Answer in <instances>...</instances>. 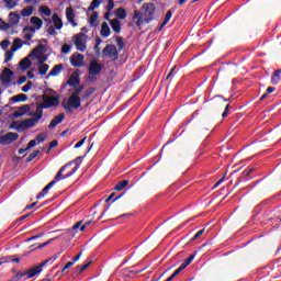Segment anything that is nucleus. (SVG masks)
I'll list each match as a JSON object with an SVG mask.
<instances>
[{"mask_svg": "<svg viewBox=\"0 0 281 281\" xmlns=\"http://www.w3.org/2000/svg\"><path fill=\"white\" fill-rule=\"evenodd\" d=\"M82 226V221L77 222L72 227L71 231L76 232V229H80V227Z\"/></svg>", "mask_w": 281, "mask_h": 281, "instance_id": "69168bd1", "label": "nucleus"}, {"mask_svg": "<svg viewBox=\"0 0 281 281\" xmlns=\"http://www.w3.org/2000/svg\"><path fill=\"white\" fill-rule=\"evenodd\" d=\"M102 44V40L100 37L95 38V44H94V50H95V55L100 56V45Z\"/></svg>", "mask_w": 281, "mask_h": 281, "instance_id": "a19ab883", "label": "nucleus"}, {"mask_svg": "<svg viewBox=\"0 0 281 281\" xmlns=\"http://www.w3.org/2000/svg\"><path fill=\"white\" fill-rule=\"evenodd\" d=\"M70 64L72 67H82L85 65V55L80 53H75L70 57Z\"/></svg>", "mask_w": 281, "mask_h": 281, "instance_id": "1a4fd4ad", "label": "nucleus"}, {"mask_svg": "<svg viewBox=\"0 0 281 281\" xmlns=\"http://www.w3.org/2000/svg\"><path fill=\"white\" fill-rule=\"evenodd\" d=\"M229 100L231 99H225V97L221 94H216L209 102H210V106L218 108L221 106V104H223V102H229Z\"/></svg>", "mask_w": 281, "mask_h": 281, "instance_id": "9d476101", "label": "nucleus"}, {"mask_svg": "<svg viewBox=\"0 0 281 281\" xmlns=\"http://www.w3.org/2000/svg\"><path fill=\"white\" fill-rule=\"evenodd\" d=\"M23 47V41L21 38H15L13 41V45L11 47L12 52H16L18 49H21Z\"/></svg>", "mask_w": 281, "mask_h": 281, "instance_id": "473e14b6", "label": "nucleus"}, {"mask_svg": "<svg viewBox=\"0 0 281 281\" xmlns=\"http://www.w3.org/2000/svg\"><path fill=\"white\" fill-rule=\"evenodd\" d=\"M100 35L102 38H109V36H111V27H109V23L103 22L101 24Z\"/></svg>", "mask_w": 281, "mask_h": 281, "instance_id": "aec40b11", "label": "nucleus"}, {"mask_svg": "<svg viewBox=\"0 0 281 281\" xmlns=\"http://www.w3.org/2000/svg\"><path fill=\"white\" fill-rule=\"evenodd\" d=\"M61 106L66 113H74V111H78L80 106H82V99L80 97L70 94L68 101H63Z\"/></svg>", "mask_w": 281, "mask_h": 281, "instance_id": "f03ea898", "label": "nucleus"}, {"mask_svg": "<svg viewBox=\"0 0 281 281\" xmlns=\"http://www.w3.org/2000/svg\"><path fill=\"white\" fill-rule=\"evenodd\" d=\"M29 115V117H38L40 116V120H43V109H40L36 108V111L35 112H27L26 113Z\"/></svg>", "mask_w": 281, "mask_h": 281, "instance_id": "72a5a7b5", "label": "nucleus"}, {"mask_svg": "<svg viewBox=\"0 0 281 281\" xmlns=\"http://www.w3.org/2000/svg\"><path fill=\"white\" fill-rule=\"evenodd\" d=\"M14 56V50H12V48L10 50H8L4 54V63L8 64L10 63V60H12V57Z\"/></svg>", "mask_w": 281, "mask_h": 281, "instance_id": "79ce46f5", "label": "nucleus"}, {"mask_svg": "<svg viewBox=\"0 0 281 281\" xmlns=\"http://www.w3.org/2000/svg\"><path fill=\"white\" fill-rule=\"evenodd\" d=\"M52 243H54V238H50V239H48L47 241H45V243L38 245V246L36 247V249H43V247H47V245H52Z\"/></svg>", "mask_w": 281, "mask_h": 281, "instance_id": "6e6d98bb", "label": "nucleus"}, {"mask_svg": "<svg viewBox=\"0 0 281 281\" xmlns=\"http://www.w3.org/2000/svg\"><path fill=\"white\" fill-rule=\"evenodd\" d=\"M34 146H36V139L30 140L26 146V150H30V148H34Z\"/></svg>", "mask_w": 281, "mask_h": 281, "instance_id": "0e129e2a", "label": "nucleus"}, {"mask_svg": "<svg viewBox=\"0 0 281 281\" xmlns=\"http://www.w3.org/2000/svg\"><path fill=\"white\" fill-rule=\"evenodd\" d=\"M0 30H2L3 32L10 30V23H7L5 21H3V19H0Z\"/></svg>", "mask_w": 281, "mask_h": 281, "instance_id": "8fccbe9b", "label": "nucleus"}, {"mask_svg": "<svg viewBox=\"0 0 281 281\" xmlns=\"http://www.w3.org/2000/svg\"><path fill=\"white\" fill-rule=\"evenodd\" d=\"M103 58H111V60H117L120 58V53L114 44H108L102 50Z\"/></svg>", "mask_w": 281, "mask_h": 281, "instance_id": "423d86ee", "label": "nucleus"}, {"mask_svg": "<svg viewBox=\"0 0 281 281\" xmlns=\"http://www.w3.org/2000/svg\"><path fill=\"white\" fill-rule=\"evenodd\" d=\"M12 76H14V72L9 68H4L1 75V82L3 85H10L12 82Z\"/></svg>", "mask_w": 281, "mask_h": 281, "instance_id": "f8f14e48", "label": "nucleus"}, {"mask_svg": "<svg viewBox=\"0 0 281 281\" xmlns=\"http://www.w3.org/2000/svg\"><path fill=\"white\" fill-rule=\"evenodd\" d=\"M44 21H46V23H48V25H50L52 21L55 25V30H63V20L60 19V16H58V14L54 13L52 15V20L49 19H44Z\"/></svg>", "mask_w": 281, "mask_h": 281, "instance_id": "ddd939ff", "label": "nucleus"}, {"mask_svg": "<svg viewBox=\"0 0 281 281\" xmlns=\"http://www.w3.org/2000/svg\"><path fill=\"white\" fill-rule=\"evenodd\" d=\"M63 120H65V113H60L59 115L55 116L49 125H48V128H56L57 124H61L63 123Z\"/></svg>", "mask_w": 281, "mask_h": 281, "instance_id": "a211bd4d", "label": "nucleus"}, {"mask_svg": "<svg viewBox=\"0 0 281 281\" xmlns=\"http://www.w3.org/2000/svg\"><path fill=\"white\" fill-rule=\"evenodd\" d=\"M19 67L25 71V69H30V67H32V60L30 59V57H24L22 60H20L19 63Z\"/></svg>", "mask_w": 281, "mask_h": 281, "instance_id": "b1692460", "label": "nucleus"}, {"mask_svg": "<svg viewBox=\"0 0 281 281\" xmlns=\"http://www.w3.org/2000/svg\"><path fill=\"white\" fill-rule=\"evenodd\" d=\"M4 3L8 10H14V8H16V4L19 3V0H4Z\"/></svg>", "mask_w": 281, "mask_h": 281, "instance_id": "f704fd0d", "label": "nucleus"}, {"mask_svg": "<svg viewBox=\"0 0 281 281\" xmlns=\"http://www.w3.org/2000/svg\"><path fill=\"white\" fill-rule=\"evenodd\" d=\"M116 38V45L119 47L117 52H122V49H124V47L126 46V44L124 43V37L122 36H119V37H115Z\"/></svg>", "mask_w": 281, "mask_h": 281, "instance_id": "58836bf2", "label": "nucleus"}, {"mask_svg": "<svg viewBox=\"0 0 281 281\" xmlns=\"http://www.w3.org/2000/svg\"><path fill=\"white\" fill-rule=\"evenodd\" d=\"M172 19V10H168L166 15H165V20L164 25H168V23H170V20Z\"/></svg>", "mask_w": 281, "mask_h": 281, "instance_id": "de8ad7c7", "label": "nucleus"}, {"mask_svg": "<svg viewBox=\"0 0 281 281\" xmlns=\"http://www.w3.org/2000/svg\"><path fill=\"white\" fill-rule=\"evenodd\" d=\"M186 268L181 265L169 278H171V280H175V278H177V276H179V273H181V271H183Z\"/></svg>", "mask_w": 281, "mask_h": 281, "instance_id": "3c124183", "label": "nucleus"}, {"mask_svg": "<svg viewBox=\"0 0 281 281\" xmlns=\"http://www.w3.org/2000/svg\"><path fill=\"white\" fill-rule=\"evenodd\" d=\"M232 64H223L220 68V71H228Z\"/></svg>", "mask_w": 281, "mask_h": 281, "instance_id": "680f3d73", "label": "nucleus"}, {"mask_svg": "<svg viewBox=\"0 0 281 281\" xmlns=\"http://www.w3.org/2000/svg\"><path fill=\"white\" fill-rule=\"evenodd\" d=\"M93 93H95V88L86 89L82 94V100H87V99L91 98V95H93Z\"/></svg>", "mask_w": 281, "mask_h": 281, "instance_id": "c9c22d12", "label": "nucleus"}, {"mask_svg": "<svg viewBox=\"0 0 281 281\" xmlns=\"http://www.w3.org/2000/svg\"><path fill=\"white\" fill-rule=\"evenodd\" d=\"M47 139V134L41 133L40 135L36 136L35 142H45Z\"/></svg>", "mask_w": 281, "mask_h": 281, "instance_id": "5fc2aeb1", "label": "nucleus"}, {"mask_svg": "<svg viewBox=\"0 0 281 281\" xmlns=\"http://www.w3.org/2000/svg\"><path fill=\"white\" fill-rule=\"evenodd\" d=\"M21 16L19 13L10 12L9 13V25H19Z\"/></svg>", "mask_w": 281, "mask_h": 281, "instance_id": "4be33fe9", "label": "nucleus"}, {"mask_svg": "<svg viewBox=\"0 0 281 281\" xmlns=\"http://www.w3.org/2000/svg\"><path fill=\"white\" fill-rule=\"evenodd\" d=\"M54 186H56V181H50L43 190V194H47V192H49V190H52V188H54Z\"/></svg>", "mask_w": 281, "mask_h": 281, "instance_id": "09e8293b", "label": "nucleus"}, {"mask_svg": "<svg viewBox=\"0 0 281 281\" xmlns=\"http://www.w3.org/2000/svg\"><path fill=\"white\" fill-rule=\"evenodd\" d=\"M31 23L32 25H35L36 30H41V27H43V20L38 16H32Z\"/></svg>", "mask_w": 281, "mask_h": 281, "instance_id": "c756f323", "label": "nucleus"}, {"mask_svg": "<svg viewBox=\"0 0 281 281\" xmlns=\"http://www.w3.org/2000/svg\"><path fill=\"white\" fill-rule=\"evenodd\" d=\"M85 142H87V137H83L81 140H79L74 148H81L82 145L85 144Z\"/></svg>", "mask_w": 281, "mask_h": 281, "instance_id": "e2e57ef3", "label": "nucleus"}, {"mask_svg": "<svg viewBox=\"0 0 281 281\" xmlns=\"http://www.w3.org/2000/svg\"><path fill=\"white\" fill-rule=\"evenodd\" d=\"M37 155H41V150L38 149L30 154L29 157L26 158V164H30V161H34Z\"/></svg>", "mask_w": 281, "mask_h": 281, "instance_id": "c03bdc74", "label": "nucleus"}, {"mask_svg": "<svg viewBox=\"0 0 281 281\" xmlns=\"http://www.w3.org/2000/svg\"><path fill=\"white\" fill-rule=\"evenodd\" d=\"M0 47H1L2 49H7L8 47H10V41L3 40V41L0 43Z\"/></svg>", "mask_w": 281, "mask_h": 281, "instance_id": "13d9d810", "label": "nucleus"}, {"mask_svg": "<svg viewBox=\"0 0 281 281\" xmlns=\"http://www.w3.org/2000/svg\"><path fill=\"white\" fill-rule=\"evenodd\" d=\"M133 20H136L137 27H140L144 23V14L137 10L134 11Z\"/></svg>", "mask_w": 281, "mask_h": 281, "instance_id": "393cba45", "label": "nucleus"}, {"mask_svg": "<svg viewBox=\"0 0 281 281\" xmlns=\"http://www.w3.org/2000/svg\"><path fill=\"white\" fill-rule=\"evenodd\" d=\"M85 36L83 33H78L74 36L75 38V45L78 49V52H85L87 49V44L82 42V37Z\"/></svg>", "mask_w": 281, "mask_h": 281, "instance_id": "9b49d317", "label": "nucleus"}, {"mask_svg": "<svg viewBox=\"0 0 281 281\" xmlns=\"http://www.w3.org/2000/svg\"><path fill=\"white\" fill-rule=\"evenodd\" d=\"M114 14L117 19H120L121 21H124V19H126V9L119 8L115 10Z\"/></svg>", "mask_w": 281, "mask_h": 281, "instance_id": "c85d7f7f", "label": "nucleus"}, {"mask_svg": "<svg viewBox=\"0 0 281 281\" xmlns=\"http://www.w3.org/2000/svg\"><path fill=\"white\" fill-rule=\"evenodd\" d=\"M40 11L45 16H52V9L49 7H40Z\"/></svg>", "mask_w": 281, "mask_h": 281, "instance_id": "a18cd8bd", "label": "nucleus"}, {"mask_svg": "<svg viewBox=\"0 0 281 281\" xmlns=\"http://www.w3.org/2000/svg\"><path fill=\"white\" fill-rule=\"evenodd\" d=\"M44 103H41L37 105V111H41V109H52V106H58L60 104V98L58 97H52L47 93H44L42 95L35 97V100H41Z\"/></svg>", "mask_w": 281, "mask_h": 281, "instance_id": "7ed1b4c3", "label": "nucleus"}, {"mask_svg": "<svg viewBox=\"0 0 281 281\" xmlns=\"http://www.w3.org/2000/svg\"><path fill=\"white\" fill-rule=\"evenodd\" d=\"M205 232V228H202L201 231H199L192 238L191 240H198V238H201V236H203Z\"/></svg>", "mask_w": 281, "mask_h": 281, "instance_id": "4d7b16f0", "label": "nucleus"}, {"mask_svg": "<svg viewBox=\"0 0 281 281\" xmlns=\"http://www.w3.org/2000/svg\"><path fill=\"white\" fill-rule=\"evenodd\" d=\"M128 183H131V181H128V180H122V181L117 182L114 187L115 192H122V190H124V188H126V186H128Z\"/></svg>", "mask_w": 281, "mask_h": 281, "instance_id": "bb28decb", "label": "nucleus"}, {"mask_svg": "<svg viewBox=\"0 0 281 281\" xmlns=\"http://www.w3.org/2000/svg\"><path fill=\"white\" fill-rule=\"evenodd\" d=\"M16 139H19V135L14 132H9V133L0 136V144L2 146H8V145L12 144L13 142H16Z\"/></svg>", "mask_w": 281, "mask_h": 281, "instance_id": "0eeeda50", "label": "nucleus"}, {"mask_svg": "<svg viewBox=\"0 0 281 281\" xmlns=\"http://www.w3.org/2000/svg\"><path fill=\"white\" fill-rule=\"evenodd\" d=\"M40 76H45L47 74V71H49V65L47 64H43L40 68Z\"/></svg>", "mask_w": 281, "mask_h": 281, "instance_id": "37998d69", "label": "nucleus"}, {"mask_svg": "<svg viewBox=\"0 0 281 281\" xmlns=\"http://www.w3.org/2000/svg\"><path fill=\"white\" fill-rule=\"evenodd\" d=\"M32 106L30 104H23L22 106L18 108V111L12 113L13 117H23V115L30 113Z\"/></svg>", "mask_w": 281, "mask_h": 281, "instance_id": "2eb2a0df", "label": "nucleus"}, {"mask_svg": "<svg viewBox=\"0 0 281 281\" xmlns=\"http://www.w3.org/2000/svg\"><path fill=\"white\" fill-rule=\"evenodd\" d=\"M43 272V268L37 265L29 270H26L24 273V276H26L27 280H30L31 278H34L35 276H38L40 273Z\"/></svg>", "mask_w": 281, "mask_h": 281, "instance_id": "4468645a", "label": "nucleus"}, {"mask_svg": "<svg viewBox=\"0 0 281 281\" xmlns=\"http://www.w3.org/2000/svg\"><path fill=\"white\" fill-rule=\"evenodd\" d=\"M251 172H254V168L246 169L241 173V176L237 178V182L235 184V188H236V186H239V183H247V181H249V175H251Z\"/></svg>", "mask_w": 281, "mask_h": 281, "instance_id": "f3484780", "label": "nucleus"}, {"mask_svg": "<svg viewBox=\"0 0 281 281\" xmlns=\"http://www.w3.org/2000/svg\"><path fill=\"white\" fill-rule=\"evenodd\" d=\"M85 91V86H79L75 89V91L71 93V95H76L77 98H80V94Z\"/></svg>", "mask_w": 281, "mask_h": 281, "instance_id": "49530a36", "label": "nucleus"}, {"mask_svg": "<svg viewBox=\"0 0 281 281\" xmlns=\"http://www.w3.org/2000/svg\"><path fill=\"white\" fill-rule=\"evenodd\" d=\"M45 50V45L40 44L36 48H34L31 54H29V58H32V56H38V54H43Z\"/></svg>", "mask_w": 281, "mask_h": 281, "instance_id": "cd10ccee", "label": "nucleus"}, {"mask_svg": "<svg viewBox=\"0 0 281 281\" xmlns=\"http://www.w3.org/2000/svg\"><path fill=\"white\" fill-rule=\"evenodd\" d=\"M67 85H68L69 87H78V85H80V77H79L78 75H76V74H72V75L69 77V79H68V81H67Z\"/></svg>", "mask_w": 281, "mask_h": 281, "instance_id": "5701e85b", "label": "nucleus"}, {"mask_svg": "<svg viewBox=\"0 0 281 281\" xmlns=\"http://www.w3.org/2000/svg\"><path fill=\"white\" fill-rule=\"evenodd\" d=\"M12 102H26L27 100V94L25 93H20L18 95H13L11 98Z\"/></svg>", "mask_w": 281, "mask_h": 281, "instance_id": "7c9ffc66", "label": "nucleus"}, {"mask_svg": "<svg viewBox=\"0 0 281 281\" xmlns=\"http://www.w3.org/2000/svg\"><path fill=\"white\" fill-rule=\"evenodd\" d=\"M110 25L115 34H120V32H122V22L117 19L110 20Z\"/></svg>", "mask_w": 281, "mask_h": 281, "instance_id": "412c9836", "label": "nucleus"}, {"mask_svg": "<svg viewBox=\"0 0 281 281\" xmlns=\"http://www.w3.org/2000/svg\"><path fill=\"white\" fill-rule=\"evenodd\" d=\"M34 12V7H26L21 11V16H32V13Z\"/></svg>", "mask_w": 281, "mask_h": 281, "instance_id": "e433bc0d", "label": "nucleus"}, {"mask_svg": "<svg viewBox=\"0 0 281 281\" xmlns=\"http://www.w3.org/2000/svg\"><path fill=\"white\" fill-rule=\"evenodd\" d=\"M32 89V81H29L24 87H22L23 93H27Z\"/></svg>", "mask_w": 281, "mask_h": 281, "instance_id": "bf43d9fd", "label": "nucleus"}, {"mask_svg": "<svg viewBox=\"0 0 281 281\" xmlns=\"http://www.w3.org/2000/svg\"><path fill=\"white\" fill-rule=\"evenodd\" d=\"M113 8H115V2H113V0H108V5H106L108 12H111Z\"/></svg>", "mask_w": 281, "mask_h": 281, "instance_id": "052dcab7", "label": "nucleus"}, {"mask_svg": "<svg viewBox=\"0 0 281 281\" xmlns=\"http://www.w3.org/2000/svg\"><path fill=\"white\" fill-rule=\"evenodd\" d=\"M281 79V69H277L271 76V85H279Z\"/></svg>", "mask_w": 281, "mask_h": 281, "instance_id": "a878e982", "label": "nucleus"}, {"mask_svg": "<svg viewBox=\"0 0 281 281\" xmlns=\"http://www.w3.org/2000/svg\"><path fill=\"white\" fill-rule=\"evenodd\" d=\"M98 21V11L92 12L90 19H89V24L91 27H95L98 24L95 22Z\"/></svg>", "mask_w": 281, "mask_h": 281, "instance_id": "4c0bfd02", "label": "nucleus"}, {"mask_svg": "<svg viewBox=\"0 0 281 281\" xmlns=\"http://www.w3.org/2000/svg\"><path fill=\"white\" fill-rule=\"evenodd\" d=\"M49 262H52V257H49L46 260L42 261L38 266L43 269V267H46V265H49Z\"/></svg>", "mask_w": 281, "mask_h": 281, "instance_id": "338daca9", "label": "nucleus"}, {"mask_svg": "<svg viewBox=\"0 0 281 281\" xmlns=\"http://www.w3.org/2000/svg\"><path fill=\"white\" fill-rule=\"evenodd\" d=\"M56 146H58V140H52L47 153H49L52 150V148H56Z\"/></svg>", "mask_w": 281, "mask_h": 281, "instance_id": "774afa93", "label": "nucleus"}, {"mask_svg": "<svg viewBox=\"0 0 281 281\" xmlns=\"http://www.w3.org/2000/svg\"><path fill=\"white\" fill-rule=\"evenodd\" d=\"M144 10V23H150L153 19H155V12L157 11V7L153 2L143 3Z\"/></svg>", "mask_w": 281, "mask_h": 281, "instance_id": "39448f33", "label": "nucleus"}, {"mask_svg": "<svg viewBox=\"0 0 281 281\" xmlns=\"http://www.w3.org/2000/svg\"><path fill=\"white\" fill-rule=\"evenodd\" d=\"M69 52H71V45L69 44H64L61 46V54H69Z\"/></svg>", "mask_w": 281, "mask_h": 281, "instance_id": "603ef678", "label": "nucleus"}, {"mask_svg": "<svg viewBox=\"0 0 281 281\" xmlns=\"http://www.w3.org/2000/svg\"><path fill=\"white\" fill-rule=\"evenodd\" d=\"M196 258V252H193L187 258L181 265L184 269L189 267V265H192V261Z\"/></svg>", "mask_w": 281, "mask_h": 281, "instance_id": "2f4dec72", "label": "nucleus"}, {"mask_svg": "<svg viewBox=\"0 0 281 281\" xmlns=\"http://www.w3.org/2000/svg\"><path fill=\"white\" fill-rule=\"evenodd\" d=\"M102 69H104V64H100V63L93 60L90 63L88 71H89L90 76H100V74H102Z\"/></svg>", "mask_w": 281, "mask_h": 281, "instance_id": "6e6552de", "label": "nucleus"}, {"mask_svg": "<svg viewBox=\"0 0 281 281\" xmlns=\"http://www.w3.org/2000/svg\"><path fill=\"white\" fill-rule=\"evenodd\" d=\"M100 3H102L101 0H92L91 4L88 8V11L93 12V10H97V8H100Z\"/></svg>", "mask_w": 281, "mask_h": 281, "instance_id": "ea45409f", "label": "nucleus"}, {"mask_svg": "<svg viewBox=\"0 0 281 281\" xmlns=\"http://www.w3.org/2000/svg\"><path fill=\"white\" fill-rule=\"evenodd\" d=\"M65 69L63 64L55 65L53 69L48 72L47 78L59 76V74Z\"/></svg>", "mask_w": 281, "mask_h": 281, "instance_id": "6ab92c4d", "label": "nucleus"}, {"mask_svg": "<svg viewBox=\"0 0 281 281\" xmlns=\"http://www.w3.org/2000/svg\"><path fill=\"white\" fill-rule=\"evenodd\" d=\"M47 34H48L49 36H56V34H58V33L56 32V27H54V25H50V26H48V29H47Z\"/></svg>", "mask_w": 281, "mask_h": 281, "instance_id": "864d4df0", "label": "nucleus"}, {"mask_svg": "<svg viewBox=\"0 0 281 281\" xmlns=\"http://www.w3.org/2000/svg\"><path fill=\"white\" fill-rule=\"evenodd\" d=\"M69 167H71V162H67L66 165H64L58 170V172L56 173L53 181H55V183H58V181H63L65 179H69V177H74V175H76V172H78V170H80V165L77 164V165H75L74 169L70 172L63 176V172H65L67 170V168H69Z\"/></svg>", "mask_w": 281, "mask_h": 281, "instance_id": "20e7f679", "label": "nucleus"}, {"mask_svg": "<svg viewBox=\"0 0 281 281\" xmlns=\"http://www.w3.org/2000/svg\"><path fill=\"white\" fill-rule=\"evenodd\" d=\"M40 121H41V116L25 119L21 122L13 121L11 123V128H15L18 133H23L24 131H27V128H34V126H36V124H38Z\"/></svg>", "mask_w": 281, "mask_h": 281, "instance_id": "f257e3e1", "label": "nucleus"}, {"mask_svg": "<svg viewBox=\"0 0 281 281\" xmlns=\"http://www.w3.org/2000/svg\"><path fill=\"white\" fill-rule=\"evenodd\" d=\"M66 19L68 21V23H70L72 25V27H76L78 25V23H76V13L74 12V8L68 7L66 8Z\"/></svg>", "mask_w": 281, "mask_h": 281, "instance_id": "dca6fc26", "label": "nucleus"}]
</instances>
